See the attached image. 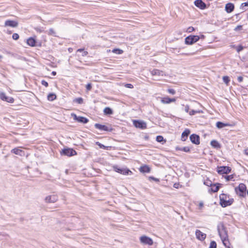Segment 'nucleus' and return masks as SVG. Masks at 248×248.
<instances>
[{"label":"nucleus","mask_w":248,"mask_h":248,"mask_svg":"<svg viewBox=\"0 0 248 248\" xmlns=\"http://www.w3.org/2000/svg\"><path fill=\"white\" fill-rule=\"evenodd\" d=\"M190 141L194 144L198 145L200 144V137L196 135L193 134L190 136Z\"/></svg>","instance_id":"4468645a"},{"label":"nucleus","mask_w":248,"mask_h":248,"mask_svg":"<svg viewBox=\"0 0 248 248\" xmlns=\"http://www.w3.org/2000/svg\"><path fill=\"white\" fill-rule=\"evenodd\" d=\"M74 115V119L77 120L78 122L86 124L89 122V120L84 117L82 116H77L76 114H73Z\"/></svg>","instance_id":"2eb2a0df"},{"label":"nucleus","mask_w":248,"mask_h":248,"mask_svg":"<svg viewBox=\"0 0 248 248\" xmlns=\"http://www.w3.org/2000/svg\"><path fill=\"white\" fill-rule=\"evenodd\" d=\"M195 30V29L193 27H189L187 29L186 31L187 32H191Z\"/></svg>","instance_id":"37998d69"},{"label":"nucleus","mask_w":248,"mask_h":248,"mask_svg":"<svg viewBox=\"0 0 248 248\" xmlns=\"http://www.w3.org/2000/svg\"><path fill=\"white\" fill-rule=\"evenodd\" d=\"M51 74L53 76H55L56 75V72L55 71H53L52 73H51Z\"/></svg>","instance_id":"4d7b16f0"},{"label":"nucleus","mask_w":248,"mask_h":248,"mask_svg":"<svg viewBox=\"0 0 248 248\" xmlns=\"http://www.w3.org/2000/svg\"><path fill=\"white\" fill-rule=\"evenodd\" d=\"M243 48H244L243 46L241 45L238 46L236 48V50H237V52H239L241 51H242L243 49Z\"/></svg>","instance_id":"c03bdc74"},{"label":"nucleus","mask_w":248,"mask_h":248,"mask_svg":"<svg viewBox=\"0 0 248 248\" xmlns=\"http://www.w3.org/2000/svg\"><path fill=\"white\" fill-rule=\"evenodd\" d=\"M151 73L153 76H163L164 75L163 71L159 70L158 69H154L151 71Z\"/></svg>","instance_id":"412c9836"},{"label":"nucleus","mask_w":248,"mask_h":248,"mask_svg":"<svg viewBox=\"0 0 248 248\" xmlns=\"http://www.w3.org/2000/svg\"><path fill=\"white\" fill-rule=\"evenodd\" d=\"M218 234L224 245L227 246L229 243L227 231L223 222H219L217 226Z\"/></svg>","instance_id":"f257e3e1"},{"label":"nucleus","mask_w":248,"mask_h":248,"mask_svg":"<svg viewBox=\"0 0 248 248\" xmlns=\"http://www.w3.org/2000/svg\"><path fill=\"white\" fill-rule=\"evenodd\" d=\"M58 199V196L56 195H49L46 197L45 202L47 203H54Z\"/></svg>","instance_id":"9b49d317"},{"label":"nucleus","mask_w":248,"mask_h":248,"mask_svg":"<svg viewBox=\"0 0 248 248\" xmlns=\"http://www.w3.org/2000/svg\"><path fill=\"white\" fill-rule=\"evenodd\" d=\"M196 238L201 241L205 240L206 237V234L199 230H197L195 232Z\"/></svg>","instance_id":"ddd939ff"},{"label":"nucleus","mask_w":248,"mask_h":248,"mask_svg":"<svg viewBox=\"0 0 248 248\" xmlns=\"http://www.w3.org/2000/svg\"><path fill=\"white\" fill-rule=\"evenodd\" d=\"M27 44L31 46H35L36 40L32 37H30L27 40Z\"/></svg>","instance_id":"4be33fe9"},{"label":"nucleus","mask_w":248,"mask_h":248,"mask_svg":"<svg viewBox=\"0 0 248 248\" xmlns=\"http://www.w3.org/2000/svg\"><path fill=\"white\" fill-rule=\"evenodd\" d=\"M113 169L115 171L123 175H130L132 173L131 170L126 168H120L118 166H114Z\"/></svg>","instance_id":"20e7f679"},{"label":"nucleus","mask_w":248,"mask_h":248,"mask_svg":"<svg viewBox=\"0 0 248 248\" xmlns=\"http://www.w3.org/2000/svg\"><path fill=\"white\" fill-rule=\"evenodd\" d=\"M140 242L143 244L151 246L153 244V240L146 236H142L140 237Z\"/></svg>","instance_id":"1a4fd4ad"},{"label":"nucleus","mask_w":248,"mask_h":248,"mask_svg":"<svg viewBox=\"0 0 248 248\" xmlns=\"http://www.w3.org/2000/svg\"><path fill=\"white\" fill-rule=\"evenodd\" d=\"M0 98L4 101L8 103H12L14 102V99L12 97L7 96L5 93L0 92Z\"/></svg>","instance_id":"9d476101"},{"label":"nucleus","mask_w":248,"mask_h":248,"mask_svg":"<svg viewBox=\"0 0 248 248\" xmlns=\"http://www.w3.org/2000/svg\"><path fill=\"white\" fill-rule=\"evenodd\" d=\"M197 112V111H195L194 110H191V111H190L189 112V114L190 115H194Z\"/></svg>","instance_id":"8fccbe9b"},{"label":"nucleus","mask_w":248,"mask_h":248,"mask_svg":"<svg viewBox=\"0 0 248 248\" xmlns=\"http://www.w3.org/2000/svg\"><path fill=\"white\" fill-rule=\"evenodd\" d=\"M95 128L100 130V131H109L108 127L105 125H102L99 124H94Z\"/></svg>","instance_id":"a211bd4d"},{"label":"nucleus","mask_w":248,"mask_h":248,"mask_svg":"<svg viewBox=\"0 0 248 248\" xmlns=\"http://www.w3.org/2000/svg\"><path fill=\"white\" fill-rule=\"evenodd\" d=\"M219 188V186L218 185H214L211 186V190L214 192H217Z\"/></svg>","instance_id":"7c9ffc66"},{"label":"nucleus","mask_w":248,"mask_h":248,"mask_svg":"<svg viewBox=\"0 0 248 248\" xmlns=\"http://www.w3.org/2000/svg\"><path fill=\"white\" fill-rule=\"evenodd\" d=\"M161 102L163 104H170L176 101L175 98H170L168 96L162 97L161 99Z\"/></svg>","instance_id":"dca6fc26"},{"label":"nucleus","mask_w":248,"mask_h":248,"mask_svg":"<svg viewBox=\"0 0 248 248\" xmlns=\"http://www.w3.org/2000/svg\"><path fill=\"white\" fill-rule=\"evenodd\" d=\"M223 81L225 83L228 84L230 82L229 78L228 76H224L223 77Z\"/></svg>","instance_id":"e433bc0d"},{"label":"nucleus","mask_w":248,"mask_h":248,"mask_svg":"<svg viewBox=\"0 0 248 248\" xmlns=\"http://www.w3.org/2000/svg\"><path fill=\"white\" fill-rule=\"evenodd\" d=\"M5 26H9L11 27H16L18 25V23L14 20H7L5 22Z\"/></svg>","instance_id":"f3484780"},{"label":"nucleus","mask_w":248,"mask_h":248,"mask_svg":"<svg viewBox=\"0 0 248 248\" xmlns=\"http://www.w3.org/2000/svg\"><path fill=\"white\" fill-rule=\"evenodd\" d=\"M178 150L186 153L189 152L190 151V148L187 146L184 147L183 148H180L178 149Z\"/></svg>","instance_id":"72a5a7b5"},{"label":"nucleus","mask_w":248,"mask_h":248,"mask_svg":"<svg viewBox=\"0 0 248 248\" xmlns=\"http://www.w3.org/2000/svg\"><path fill=\"white\" fill-rule=\"evenodd\" d=\"M247 194L248 195V190H247Z\"/></svg>","instance_id":"0e129e2a"},{"label":"nucleus","mask_w":248,"mask_h":248,"mask_svg":"<svg viewBox=\"0 0 248 248\" xmlns=\"http://www.w3.org/2000/svg\"><path fill=\"white\" fill-rule=\"evenodd\" d=\"M150 169L147 166H144L140 168V171L143 172H149Z\"/></svg>","instance_id":"bb28decb"},{"label":"nucleus","mask_w":248,"mask_h":248,"mask_svg":"<svg viewBox=\"0 0 248 248\" xmlns=\"http://www.w3.org/2000/svg\"><path fill=\"white\" fill-rule=\"evenodd\" d=\"M86 89L87 91H90L92 89V84L91 83H88L86 85Z\"/></svg>","instance_id":"de8ad7c7"},{"label":"nucleus","mask_w":248,"mask_h":248,"mask_svg":"<svg viewBox=\"0 0 248 248\" xmlns=\"http://www.w3.org/2000/svg\"><path fill=\"white\" fill-rule=\"evenodd\" d=\"M211 145L215 148H220V145L218 143V141H217L216 140H213L211 141Z\"/></svg>","instance_id":"b1692460"},{"label":"nucleus","mask_w":248,"mask_h":248,"mask_svg":"<svg viewBox=\"0 0 248 248\" xmlns=\"http://www.w3.org/2000/svg\"><path fill=\"white\" fill-rule=\"evenodd\" d=\"M2 56L1 55H0V59L2 58Z\"/></svg>","instance_id":"e2e57ef3"},{"label":"nucleus","mask_w":248,"mask_h":248,"mask_svg":"<svg viewBox=\"0 0 248 248\" xmlns=\"http://www.w3.org/2000/svg\"><path fill=\"white\" fill-rule=\"evenodd\" d=\"M224 246L226 247V248H232L230 247V243L229 241V243L227 245V246H226V245H224Z\"/></svg>","instance_id":"5fc2aeb1"},{"label":"nucleus","mask_w":248,"mask_h":248,"mask_svg":"<svg viewBox=\"0 0 248 248\" xmlns=\"http://www.w3.org/2000/svg\"><path fill=\"white\" fill-rule=\"evenodd\" d=\"M174 186L175 187H176V186H177L176 184H174Z\"/></svg>","instance_id":"052dcab7"},{"label":"nucleus","mask_w":248,"mask_h":248,"mask_svg":"<svg viewBox=\"0 0 248 248\" xmlns=\"http://www.w3.org/2000/svg\"><path fill=\"white\" fill-rule=\"evenodd\" d=\"M195 5L201 10H204L206 8V4L202 0H196L194 1Z\"/></svg>","instance_id":"f8f14e48"},{"label":"nucleus","mask_w":248,"mask_h":248,"mask_svg":"<svg viewBox=\"0 0 248 248\" xmlns=\"http://www.w3.org/2000/svg\"><path fill=\"white\" fill-rule=\"evenodd\" d=\"M48 34L50 35H52L54 36H56V33L53 29H50L48 31Z\"/></svg>","instance_id":"ea45409f"},{"label":"nucleus","mask_w":248,"mask_h":248,"mask_svg":"<svg viewBox=\"0 0 248 248\" xmlns=\"http://www.w3.org/2000/svg\"><path fill=\"white\" fill-rule=\"evenodd\" d=\"M246 6V7L248 6V1L242 3L240 6V8L242 9V10H245L244 7Z\"/></svg>","instance_id":"58836bf2"},{"label":"nucleus","mask_w":248,"mask_h":248,"mask_svg":"<svg viewBox=\"0 0 248 248\" xmlns=\"http://www.w3.org/2000/svg\"><path fill=\"white\" fill-rule=\"evenodd\" d=\"M247 187L243 183H241L238 187L235 188V191L240 197H245L246 195Z\"/></svg>","instance_id":"7ed1b4c3"},{"label":"nucleus","mask_w":248,"mask_h":248,"mask_svg":"<svg viewBox=\"0 0 248 248\" xmlns=\"http://www.w3.org/2000/svg\"><path fill=\"white\" fill-rule=\"evenodd\" d=\"M41 84H42L43 85H44V86H45V87H48V83H47L46 81H45V80H42L41 81Z\"/></svg>","instance_id":"a18cd8bd"},{"label":"nucleus","mask_w":248,"mask_h":248,"mask_svg":"<svg viewBox=\"0 0 248 248\" xmlns=\"http://www.w3.org/2000/svg\"><path fill=\"white\" fill-rule=\"evenodd\" d=\"M156 140L158 142H161L164 141V142H166V140L164 139V138L162 136H157L156 137Z\"/></svg>","instance_id":"2f4dec72"},{"label":"nucleus","mask_w":248,"mask_h":248,"mask_svg":"<svg viewBox=\"0 0 248 248\" xmlns=\"http://www.w3.org/2000/svg\"><path fill=\"white\" fill-rule=\"evenodd\" d=\"M56 98V96L54 93H51L48 94L47 95V99L49 101H53L55 100Z\"/></svg>","instance_id":"cd10ccee"},{"label":"nucleus","mask_w":248,"mask_h":248,"mask_svg":"<svg viewBox=\"0 0 248 248\" xmlns=\"http://www.w3.org/2000/svg\"><path fill=\"white\" fill-rule=\"evenodd\" d=\"M11 152L16 155H19L21 156L23 155V154L24 153V152L22 150H21L17 148H15L12 149L11 151Z\"/></svg>","instance_id":"5701e85b"},{"label":"nucleus","mask_w":248,"mask_h":248,"mask_svg":"<svg viewBox=\"0 0 248 248\" xmlns=\"http://www.w3.org/2000/svg\"><path fill=\"white\" fill-rule=\"evenodd\" d=\"M234 6L232 3H228L225 6V10L228 13H230L234 10Z\"/></svg>","instance_id":"aec40b11"},{"label":"nucleus","mask_w":248,"mask_h":248,"mask_svg":"<svg viewBox=\"0 0 248 248\" xmlns=\"http://www.w3.org/2000/svg\"><path fill=\"white\" fill-rule=\"evenodd\" d=\"M104 113L105 114L110 115L113 113V111L110 108L106 107L104 109Z\"/></svg>","instance_id":"393cba45"},{"label":"nucleus","mask_w":248,"mask_h":248,"mask_svg":"<svg viewBox=\"0 0 248 248\" xmlns=\"http://www.w3.org/2000/svg\"><path fill=\"white\" fill-rule=\"evenodd\" d=\"M245 153L246 155H248V149L245 150Z\"/></svg>","instance_id":"13d9d810"},{"label":"nucleus","mask_w":248,"mask_h":248,"mask_svg":"<svg viewBox=\"0 0 248 248\" xmlns=\"http://www.w3.org/2000/svg\"><path fill=\"white\" fill-rule=\"evenodd\" d=\"M174 186L175 187H176V186H177L176 184H174Z\"/></svg>","instance_id":"680f3d73"},{"label":"nucleus","mask_w":248,"mask_h":248,"mask_svg":"<svg viewBox=\"0 0 248 248\" xmlns=\"http://www.w3.org/2000/svg\"><path fill=\"white\" fill-rule=\"evenodd\" d=\"M189 107L188 105H186L185 107V111L187 112V113H189Z\"/></svg>","instance_id":"3c124183"},{"label":"nucleus","mask_w":248,"mask_h":248,"mask_svg":"<svg viewBox=\"0 0 248 248\" xmlns=\"http://www.w3.org/2000/svg\"><path fill=\"white\" fill-rule=\"evenodd\" d=\"M61 154L67 156H72L77 155V152L72 149L67 148L63 149L62 152H61Z\"/></svg>","instance_id":"0eeeda50"},{"label":"nucleus","mask_w":248,"mask_h":248,"mask_svg":"<svg viewBox=\"0 0 248 248\" xmlns=\"http://www.w3.org/2000/svg\"><path fill=\"white\" fill-rule=\"evenodd\" d=\"M96 144L100 148L103 149H107L108 147L105 146L104 145L101 144L99 142H96Z\"/></svg>","instance_id":"4c0bfd02"},{"label":"nucleus","mask_w":248,"mask_h":248,"mask_svg":"<svg viewBox=\"0 0 248 248\" xmlns=\"http://www.w3.org/2000/svg\"><path fill=\"white\" fill-rule=\"evenodd\" d=\"M231 171L230 167L228 166L218 167L217 171L220 174H228Z\"/></svg>","instance_id":"6e6552de"},{"label":"nucleus","mask_w":248,"mask_h":248,"mask_svg":"<svg viewBox=\"0 0 248 248\" xmlns=\"http://www.w3.org/2000/svg\"><path fill=\"white\" fill-rule=\"evenodd\" d=\"M204 36L203 35H202L201 36V37H200V38H204Z\"/></svg>","instance_id":"bf43d9fd"},{"label":"nucleus","mask_w":248,"mask_h":248,"mask_svg":"<svg viewBox=\"0 0 248 248\" xmlns=\"http://www.w3.org/2000/svg\"><path fill=\"white\" fill-rule=\"evenodd\" d=\"M12 38L14 40H16L19 38V35L17 33H15L13 34Z\"/></svg>","instance_id":"a19ab883"},{"label":"nucleus","mask_w":248,"mask_h":248,"mask_svg":"<svg viewBox=\"0 0 248 248\" xmlns=\"http://www.w3.org/2000/svg\"><path fill=\"white\" fill-rule=\"evenodd\" d=\"M168 92L171 94H174L176 93L175 91L173 89H169L168 90Z\"/></svg>","instance_id":"79ce46f5"},{"label":"nucleus","mask_w":248,"mask_h":248,"mask_svg":"<svg viewBox=\"0 0 248 248\" xmlns=\"http://www.w3.org/2000/svg\"><path fill=\"white\" fill-rule=\"evenodd\" d=\"M74 102H76L79 104H81L83 102V99L81 97L76 98L74 100Z\"/></svg>","instance_id":"473e14b6"},{"label":"nucleus","mask_w":248,"mask_h":248,"mask_svg":"<svg viewBox=\"0 0 248 248\" xmlns=\"http://www.w3.org/2000/svg\"><path fill=\"white\" fill-rule=\"evenodd\" d=\"M190 133V131L188 129H186L182 133L181 135V140L182 141H186L187 139V137Z\"/></svg>","instance_id":"6ab92c4d"},{"label":"nucleus","mask_w":248,"mask_h":248,"mask_svg":"<svg viewBox=\"0 0 248 248\" xmlns=\"http://www.w3.org/2000/svg\"><path fill=\"white\" fill-rule=\"evenodd\" d=\"M133 123L134 126L136 128L144 129L147 127L146 123L143 121L135 120L133 121Z\"/></svg>","instance_id":"423d86ee"},{"label":"nucleus","mask_w":248,"mask_h":248,"mask_svg":"<svg viewBox=\"0 0 248 248\" xmlns=\"http://www.w3.org/2000/svg\"><path fill=\"white\" fill-rule=\"evenodd\" d=\"M125 86L126 87L129 88L131 89V88H133V86L131 84H127Z\"/></svg>","instance_id":"864d4df0"},{"label":"nucleus","mask_w":248,"mask_h":248,"mask_svg":"<svg viewBox=\"0 0 248 248\" xmlns=\"http://www.w3.org/2000/svg\"><path fill=\"white\" fill-rule=\"evenodd\" d=\"M226 125H227L226 124H225L222 122H217L216 123V126L218 128H222Z\"/></svg>","instance_id":"c85d7f7f"},{"label":"nucleus","mask_w":248,"mask_h":248,"mask_svg":"<svg viewBox=\"0 0 248 248\" xmlns=\"http://www.w3.org/2000/svg\"><path fill=\"white\" fill-rule=\"evenodd\" d=\"M112 52L117 54H121L123 53V50L119 48H114L112 50Z\"/></svg>","instance_id":"c756f323"},{"label":"nucleus","mask_w":248,"mask_h":248,"mask_svg":"<svg viewBox=\"0 0 248 248\" xmlns=\"http://www.w3.org/2000/svg\"><path fill=\"white\" fill-rule=\"evenodd\" d=\"M242 26L238 25L235 28L234 31H237L242 30Z\"/></svg>","instance_id":"49530a36"},{"label":"nucleus","mask_w":248,"mask_h":248,"mask_svg":"<svg viewBox=\"0 0 248 248\" xmlns=\"http://www.w3.org/2000/svg\"><path fill=\"white\" fill-rule=\"evenodd\" d=\"M200 39V37L198 35H190L185 38V43L191 45L198 41Z\"/></svg>","instance_id":"39448f33"},{"label":"nucleus","mask_w":248,"mask_h":248,"mask_svg":"<svg viewBox=\"0 0 248 248\" xmlns=\"http://www.w3.org/2000/svg\"><path fill=\"white\" fill-rule=\"evenodd\" d=\"M209 248H217V243L215 241H212Z\"/></svg>","instance_id":"c9c22d12"},{"label":"nucleus","mask_w":248,"mask_h":248,"mask_svg":"<svg viewBox=\"0 0 248 248\" xmlns=\"http://www.w3.org/2000/svg\"><path fill=\"white\" fill-rule=\"evenodd\" d=\"M35 31L37 32H42L43 31V30L42 28H36L35 29Z\"/></svg>","instance_id":"09e8293b"},{"label":"nucleus","mask_w":248,"mask_h":248,"mask_svg":"<svg viewBox=\"0 0 248 248\" xmlns=\"http://www.w3.org/2000/svg\"><path fill=\"white\" fill-rule=\"evenodd\" d=\"M203 204L202 202H200L199 203V207H200V208H202L203 207Z\"/></svg>","instance_id":"6e6d98bb"},{"label":"nucleus","mask_w":248,"mask_h":248,"mask_svg":"<svg viewBox=\"0 0 248 248\" xmlns=\"http://www.w3.org/2000/svg\"><path fill=\"white\" fill-rule=\"evenodd\" d=\"M220 204L221 206L223 207H225L231 205L233 202V199H231L229 200H227V195L222 194L220 195Z\"/></svg>","instance_id":"f03ea898"},{"label":"nucleus","mask_w":248,"mask_h":248,"mask_svg":"<svg viewBox=\"0 0 248 248\" xmlns=\"http://www.w3.org/2000/svg\"><path fill=\"white\" fill-rule=\"evenodd\" d=\"M77 52H82V56L84 57L86 56L88 54V52L86 51H84L83 48H79L77 50Z\"/></svg>","instance_id":"f704fd0d"},{"label":"nucleus","mask_w":248,"mask_h":248,"mask_svg":"<svg viewBox=\"0 0 248 248\" xmlns=\"http://www.w3.org/2000/svg\"><path fill=\"white\" fill-rule=\"evenodd\" d=\"M234 176L235 175L234 174H231L229 175H226L225 176V178L226 180V181H234L235 180L234 179Z\"/></svg>","instance_id":"a878e982"},{"label":"nucleus","mask_w":248,"mask_h":248,"mask_svg":"<svg viewBox=\"0 0 248 248\" xmlns=\"http://www.w3.org/2000/svg\"><path fill=\"white\" fill-rule=\"evenodd\" d=\"M243 78L241 76H239L237 78V80L239 82H241L243 81Z\"/></svg>","instance_id":"603ef678"}]
</instances>
